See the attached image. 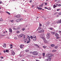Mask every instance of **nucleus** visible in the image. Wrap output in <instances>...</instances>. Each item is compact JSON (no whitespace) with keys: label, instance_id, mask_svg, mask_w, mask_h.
I'll return each mask as SVG.
<instances>
[{"label":"nucleus","instance_id":"nucleus-28","mask_svg":"<svg viewBox=\"0 0 61 61\" xmlns=\"http://www.w3.org/2000/svg\"><path fill=\"white\" fill-rule=\"evenodd\" d=\"M33 39L34 41H36V38H35L34 39Z\"/></svg>","mask_w":61,"mask_h":61},{"label":"nucleus","instance_id":"nucleus-54","mask_svg":"<svg viewBox=\"0 0 61 61\" xmlns=\"http://www.w3.org/2000/svg\"><path fill=\"white\" fill-rule=\"evenodd\" d=\"M42 26V25H41V24H40L39 26Z\"/></svg>","mask_w":61,"mask_h":61},{"label":"nucleus","instance_id":"nucleus-21","mask_svg":"<svg viewBox=\"0 0 61 61\" xmlns=\"http://www.w3.org/2000/svg\"><path fill=\"white\" fill-rule=\"evenodd\" d=\"M55 2H59V0H55Z\"/></svg>","mask_w":61,"mask_h":61},{"label":"nucleus","instance_id":"nucleus-56","mask_svg":"<svg viewBox=\"0 0 61 61\" xmlns=\"http://www.w3.org/2000/svg\"><path fill=\"white\" fill-rule=\"evenodd\" d=\"M27 36L28 37H29V36H28V35H27Z\"/></svg>","mask_w":61,"mask_h":61},{"label":"nucleus","instance_id":"nucleus-46","mask_svg":"<svg viewBox=\"0 0 61 61\" xmlns=\"http://www.w3.org/2000/svg\"><path fill=\"white\" fill-rule=\"evenodd\" d=\"M29 2L30 3H31V2H32V0H30V1H29Z\"/></svg>","mask_w":61,"mask_h":61},{"label":"nucleus","instance_id":"nucleus-23","mask_svg":"<svg viewBox=\"0 0 61 61\" xmlns=\"http://www.w3.org/2000/svg\"><path fill=\"white\" fill-rule=\"evenodd\" d=\"M51 34L53 35H55V32H51Z\"/></svg>","mask_w":61,"mask_h":61},{"label":"nucleus","instance_id":"nucleus-63","mask_svg":"<svg viewBox=\"0 0 61 61\" xmlns=\"http://www.w3.org/2000/svg\"><path fill=\"white\" fill-rule=\"evenodd\" d=\"M13 48V47H10V48Z\"/></svg>","mask_w":61,"mask_h":61},{"label":"nucleus","instance_id":"nucleus-12","mask_svg":"<svg viewBox=\"0 0 61 61\" xmlns=\"http://www.w3.org/2000/svg\"><path fill=\"white\" fill-rule=\"evenodd\" d=\"M55 36H56V37H57V36H59V35H58V34L56 33L55 34Z\"/></svg>","mask_w":61,"mask_h":61},{"label":"nucleus","instance_id":"nucleus-39","mask_svg":"<svg viewBox=\"0 0 61 61\" xmlns=\"http://www.w3.org/2000/svg\"><path fill=\"white\" fill-rule=\"evenodd\" d=\"M14 38L15 39V40H16L17 39H16V37H14Z\"/></svg>","mask_w":61,"mask_h":61},{"label":"nucleus","instance_id":"nucleus-61","mask_svg":"<svg viewBox=\"0 0 61 61\" xmlns=\"http://www.w3.org/2000/svg\"><path fill=\"white\" fill-rule=\"evenodd\" d=\"M59 16V15H57L56 16V17H58V16Z\"/></svg>","mask_w":61,"mask_h":61},{"label":"nucleus","instance_id":"nucleus-36","mask_svg":"<svg viewBox=\"0 0 61 61\" xmlns=\"http://www.w3.org/2000/svg\"><path fill=\"white\" fill-rule=\"evenodd\" d=\"M42 55H43V56H45V53H43L42 54Z\"/></svg>","mask_w":61,"mask_h":61},{"label":"nucleus","instance_id":"nucleus-55","mask_svg":"<svg viewBox=\"0 0 61 61\" xmlns=\"http://www.w3.org/2000/svg\"><path fill=\"white\" fill-rule=\"evenodd\" d=\"M56 7L57 6H58V4H56Z\"/></svg>","mask_w":61,"mask_h":61},{"label":"nucleus","instance_id":"nucleus-1","mask_svg":"<svg viewBox=\"0 0 61 61\" xmlns=\"http://www.w3.org/2000/svg\"><path fill=\"white\" fill-rule=\"evenodd\" d=\"M41 38L44 41V42L45 43H48V42H49V40L47 41L46 40L45 38H44L43 37H41Z\"/></svg>","mask_w":61,"mask_h":61},{"label":"nucleus","instance_id":"nucleus-47","mask_svg":"<svg viewBox=\"0 0 61 61\" xmlns=\"http://www.w3.org/2000/svg\"><path fill=\"white\" fill-rule=\"evenodd\" d=\"M13 46V45L12 44H11L10 45V46L11 47V46Z\"/></svg>","mask_w":61,"mask_h":61},{"label":"nucleus","instance_id":"nucleus-20","mask_svg":"<svg viewBox=\"0 0 61 61\" xmlns=\"http://www.w3.org/2000/svg\"><path fill=\"white\" fill-rule=\"evenodd\" d=\"M12 55H15V53L14 52V51H13L12 52Z\"/></svg>","mask_w":61,"mask_h":61},{"label":"nucleus","instance_id":"nucleus-19","mask_svg":"<svg viewBox=\"0 0 61 61\" xmlns=\"http://www.w3.org/2000/svg\"><path fill=\"white\" fill-rule=\"evenodd\" d=\"M23 40H24L25 41L24 42H25V43H26L27 42V40H25V38Z\"/></svg>","mask_w":61,"mask_h":61},{"label":"nucleus","instance_id":"nucleus-13","mask_svg":"<svg viewBox=\"0 0 61 61\" xmlns=\"http://www.w3.org/2000/svg\"><path fill=\"white\" fill-rule=\"evenodd\" d=\"M51 59V58H49L48 59H47V61H50Z\"/></svg>","mask_w":61,"mask_h":61},{"label":"nucleus","instance_id":"nucleus-60","mask_svg":"<svg viewBox=\"0 0 61 61\" xmlns=\"http://www.w3.org/2000/svg\"><path fill=\"white\" fill-rule=\"evenodd\" d=\"M59 33H61V31H59Z\"/></svg>","mask_w":61,"mask_h":61},{"label":"nucleus","instance_id":"nucleus-24","mask_svg":"<svg viewBox=\"0 0 61 61\" xmlns=\"http://www.w3.org/2000/svg\"><path fill=\"white\" fill-rule=\"evenodd\" d=\"M48 10H51V8L50 7L48 9Z\"/></svg>","mask_w":61,"mask_h":61},{"label":"nucleus","instance_id":"nucleus-48","mask_svg":"<svg viewBox=\"0 0 61 61\" xmlns=\"http://www.w3.org/2000/svg\"><path fill=\"white\" fill-rule=\"evenodd\" d=\"M11 22H12V23H13V22H14V21L12 20H10Z\"/></svg>","mask_w":61,"mask_h":61},{"label":"nucleus","instance_id":"nucleus-40","mask_svg":"<svg viewBox=\"0 0 61 61\" xmlns=\"http://www.w3.org/2000/svg\"><path fill=\"white\" fill-rule=\"evenodd\" d=\"M25 51L26 52H28V50H25Z\"/></svg>","mask_w":61,"mask_h":61},{"label":"nucleus","instance_id":"nucleus-44","mask_svg":"<svg viewBox=\"0 0 61 61\" xmlns=\"http://www.w3.org/2000/svg\"><path fill=\"white\" fill-rule=\"evenodd\" d=\"M13 29L14 30H16V29H15V28H13Z\"/></svg>","mask_w":61,"mask_h":61},{"label":"nucleus","instance_id":"nucleus-3","mask_svg":"<svg viewBox=\"0 0 61 61\" xmlns=\"http://www.w3.org/2000/svg\"><path fill=\"white\" fill-rule=\"evenodd\" d=\"M53 54H50V53H48L47 56H48V57H51V56H53Z\"/></svg>","mask_w":61,"mask_h":61},{"label":"nucleus","instance_id":"nucleus-17","mask_svg":"<svg viewBox=\"0 0 61 61\" xmlns=\"http://www.w3.org/2000/svg\"><path fill=\"white\" fill-rule=\"evenodd\" d=\"M37 8H38V9H39V10H41L42 9V8H40L39 7H37Z\"/></svg>","mask_w":61,"mask_h":61},{"label":"nucleus","instance_id":"nucleus-6","mask_svg":"<svg viewBox=\"0 0 61 61\" xmlns=\"http://www.w3.org/2000/svg\"><path fill=\"white\" fill-rule=\"evenodd\" d=\"M23 19L22 18L20 19H18L16 21V22H19L20 21V20H23Z\"/></svg>","mask_w":61,"mask_h":61},{"label":"nucleus","instance_id":"nucleus-14","mask_svg":"<svg viewBox=\"0 0 61 61\" xmlns=\"http://www.w3.org/2000/svg\"><path fill=\"white\" fill-rule=\"evenodd\" d=\"M3 46V47H6V44L5 43L4 44Z\"/></svg>","mask_w":61,"mask_h":61},{"label":"nucleus","instance_id":"nucleus-50","mask_svg":"<svg viewBox=\"0 0 61 61\" xmlns=\"http://www.w3.org/2000/svg\"><path fill=\"white\" fill-rule=\"evenodd\" d=\"M50 29H51V30H52L53 29V28H50Z\"/></svg>","mask_w":61,"mask_h":61},{"label":"nucleus","instance_id":"nucleus-4","mask_svg":"<svg viewBox=\"0 0 61 61\" xmlns=\"http://www.w3.org/2000/svg\"><path fill=\"white\" fill-rule=\"evenodd\" d=\"M32 54L34 55H38V52L37 51H33L32 52Z\"/></svg>","mask_w":61,"mask_h":61},{"label":"nucleus","instance_id":"nucleus-26","mask_svg":"<svg viewBox=\"0 0 61 61\" xmlns=\"http://www.w3.org/2000/svg\"><path fill=\"white\" fill-rule=\"evenodd\" d=\"M56 7V5H53V8H55V7Z\"/></svg>","mask_w":61,"mask_h":61},{"label":"nucleus","instance_id":"nucleus-22","mask_svg":"<svg viewBox=\"0 0 61 61\" xmlns=\"http://www.w3.org/2000/svg\"><path fill=\"white\" fill-rule=\"evenodd\" d=\"M43 4H42L41 5H40L39 6V7H41L42 6H43Z\"/></svg>","mask_w":61,"mask_h":61},{"label":"nucleus","instance_id":"nucleus-30","mask_svg":"<svg viewBox=\"0 0 61 61\" xmlns=\"http://www.w3.org/2000/svg\"><path fill=\"white\" fill-rule=\"evenodd\" d=\"M56 51V50H53L52 51L53 52H55Z\"/></svg>","mask_w":61,"mask_h":61},{"label":"nucleus","instance_id":"nucleus-53","mask_svg":"<svg viewBox=\"0 0 61 61\" xmlns=\"http://www.w3.org/2000/svg\"><path fill=\"white\" fill-rule=\"evenodd\" d=\"M6 52V51L5 50H4V53H5Z\"/></svg>","mask_w":61,"mask_h":61},{"label":"nucleus","instance_id":"nucleus-57","mask_svg":"<svg viewBox=\"0 0 61 61\" xmlns=\"http://www.w3.org/2000/svg\"><path fill=\"white\" fill-rule=\"evenodd\" d=\"M2 2L1 1L0 2V4H2Z\"/></svg>","mask_w":61,"mask_h":61},{"label":"nucleus","instance_id":"nucleus-29","mask_svg":"<svg viewBox=\"0 0 61 61\" xmlns=\"http://www.w3.org/2000/svg\"><path fill=\"white\" fill-rule=\"evenodd\" d=\"M55 48H56V49H57V48H58V46H56L55 47Z\"/></svg>","mask_w":61,"mask_h":61},{"label":"nucleus","instance_id":"nucleus-16","mask_svg":"<svg viewBox=\"0 0 61 61\" xmlns=\"http://www.w3.org/2000/svg\"><path fill=\"white\" fill-rule=\"evenodd\" d=\"M9 30H10V33H12V29H10Z\"/></svg>","mask_w":61,"mask_h":61},{"label":"nucleus","instance_id":"nucleus-62","mask_svg":"<svg viewBox=\"0 0 61 61\" xmlns=\"http://www.w3.org/2000/svg\"><path fill=\"white\" fill-rule=\"evenodd\" d=\"M34 5H32V8L34 7Z\"/></svg>","mask_w":61,"mask_h":61},{"label":"nucleus","instance_id":"nucleus-34","mask_svg":"<svg viewBox=\"0 0 61 61\" xmlns=\"http://www.w3.org/2000/svg\"><path fill=\"white\" fill-rule=\"evenodd\" d=\"M3 21V19L2 18L0 19V21Z\"/></svg>","mask_w":61,"mask_h":61},{"label":"nucleus","instance_id":"nucleus-31","mask_svg":"<svg viewBox=\"0 0 61 61\" xmlns=\"http://www.w3.org/2000/svg\"><path fill=\"white\" fill-rule=\"evenodd\" d=\"M43 47L44 48H46V46H43Z\"/></svg>","mask_w":61,"mask_h":61},{"label":"nucleus","instance_id":"nucleus-58","mask_svg":"<svg viewBox=\"0 0 61 61\" xmlns=\"http://www.w3.org/2000/svg\"><path fill=\"white\" fill-rule=\"evenodd\" d=\"M36 60V61H39V60Z\"/></svg>","mask_w":61,"mask_h":61},{"label":"nucleus","instance_id":"nucleus-41","mask_svg":"<svg viewBox=\"0 0 61 61\" xmlns=\"http://www.w3.org/2000/svg\"><path fill=\"white\" fill-rule=\"evenodd\" d=\"M22 30L23 31H24L25 30V28H23L22 29Z\"/></svg>","mask_w":61,"mask_h":61},{"label":"nucleus","instance_id":"nucleus-35","mask_svg":"<svg viewBox=\"0 0 61 61\" xmlns=\"http://www.w3.org/2000/svg\"><path fill=\"white\" fill-rule=\"evenodd\" d=\"M58 6H60L61 5V4H58Z\"/></svg>","mask_w":61,"mask_h":61},{"label":"nucleus","instance_id":"nucleus-5","mask_svg":"<svg viewBox=\"0 0 61 61\" xmlns=\"http://www.w3.org/2000/svg\"><path fill=\"white\" fill-rule=\"evenodd\" d=\"M50 38V34L49 33H48L47 34L46 38L47 39H49Z\"/></svg>","mask_w":61,"mask_h":61},{"label":"nucleus","instance_id":"nucleus-7","mask_svg":"<svg viewBox=\"0 0 61 61\" xmlns=\"http://www.w3.org/2000/svg\"><path fill=\"white\" fill-rule=\"evenodd\" d=\"M24 47V45L23 44H21V45L20 46V48H21L22 49V48H23Z\"/></svg>","mask_w":61,"mask_h":61},{"label":"nucleus","instance_id":"nucleus-32","mask_svg":"<svg viewBox=\"0 0 61 61\" xmlns=\"http://www.w3.org/2000/svg\"><path fill=\"white\" fill-rule=\"evenodd\" d=\"M56 37H57L56 38V39H58L59 38H60V37H59L58 36H57Z\"/></svg>","mask_w":61,"mask_h":61},{"label":"nucleus","instance_id":"nucleus-33","mask_svg":"<svg viewBox=\"0 0 61 61\" xmlns=\"http://www.w3.org/2000/svg\"><path fill=\"white\" fill-rule=\"evenodd\" d=\"M9 51L8 50H6V52H7V53H8V52Z\"/></svg>","mask_w":61,"mask_h":61},{"label":"nucleus","instance_id":"nucleus-43","mask_svg":"<svg viewBox=\"0 0 61 61\" xmlns=\"http://www.w3.org/2000/svg\"><path fill=\"white\" fill-rule=\"evenodd\" d=\"M17 33H19L20 32V31H17Z\"/></svg>","mask_w":61,"mask_h":61},{"label":"nucleus","instance_id":"nucleus-42","mask_svg":"<svg viewBox=\"0 0 61 61\" xmlns=\"http://www.w3.org/2000/svg\"><path fill=\"white\" fill-rule=\"evenodd\" d=\"M59 15H61V12H59Z\"/></svg>","mask_w":61,"mask_h":61},{"label":"nucleus","instance_id":"nucleus-9","mask_svg":"<svg viewBox=\"0 0 61 61\" xmlns=\"http://www.w3.org/2000/svg\"><path fill=\"white\" fill-rule=\"evenodd\" d=\"M30 39H29V40H27V41L26 42V43L27 44H28V43H30Z\"/></svg>","mask_w":61,"mask_h":61},{"label":"nucleus","instance_id":"nucleus-38","mask_svg":"<svg viewBox=\"0 0 61 61\" xmlns=\"http://www.w3.org/2000/svg\"><path fill=\"white\" fill-rule=\"evenodd\" d=\"M30 38L31 39H33V37L32 36H31Z\"/></svg>","mask_w":61,"mask_h":61},{"label":"nucleus","instance_id":"nucleus-37","mask_svg":"<svg viewBox=\"0 0 61 61\" xmlns=\"http://www.w3.org/2000/svg\"><path fill=\"white\" fill-rule=\"evenodd\" d=\"M6 12L7 13L8 15H10V13H9V12Z\"/></svg>","mask_w":61,"mask_h":61},{"label":"nucleus","instance_id":"nucleus-10","mask_svg":"<svg viewBox=\"0 0 61 61\" xmlns=\"http://www.w3.org/2000/svg\"><path fill=\"white\" fill-rule=\"evenodd\" d=\"M27 38H25V40H29V39H30V37H27Z\"/></svg>","mask_w":61,"mask_h":61},{"label":"nucleus","instance_id":"nucleus-64","mask_svg":"<svg viewBox=\"0 0 61 61\" xmlns=\"http://www.w3.org/2000/svg\"><path fill=\"white\" fill-rule=\"evenodd\" d=\"M42 10H43V11H44V9H43Z\"/></svg>","mask_w":61,"mask_h":61},{"label":"nucleus","instance_id":"nucleus-18","mask_svg":"<svg viewBox=\"0 0 61 61\" xmlns=\"http://www.w3.org/2000/svg\"><path fill=\"white\" fill-rule=\"evenodd\" d=\"M51 46L52 47H55V46L54 44H52L51 45Z\"/></svg>","mask_w":61,"mask_h":61},{"label":"nucleus","instance_id":"nucleus-25","mask_svg":"<svg viewBox=\"0 0 61 61\" xmlns=\"http://www.w3.org/2000/svg\"><path fill=\"white\" fill-rule=\"evenodd\" d=\"M36 38V36H33V39L34 38Z\"/></svg>","mask_w":61,"mask_h":61},{"label":"nucleus","instance_id":"nucleus-52","mask_svg":"<svg viewBox=\"0 0 61 61\" xmlns=\"http://www.w3.org/2000/svg\"><path fill=\"white\" fill-rule=\"evenodd\" d=\"M60 10V9H57V11H59V10Z\"/></svg>","mask_w":61,"mask_h":61},{"label":"nucleus","instance_id":"nucleus-51","mask_svg":"<svg viewBox=\"0 0 61 61\" xmlns=\"http://www.w3.org/2000/svg\"><path fill=\"white\" fill-rule=\"evenodd\" d=\"M45 5H47V3H45Z\"/></svg>","mask_w":61,"mask_h":61},{"label":"nucleus","instance_id":"nucleus-15","mask_svg":"<svg viewBox=\"0 0 61 61\" xmlns=\"http://www.w3.org/2000/svg\"><path fill=\"white\" fill-rule=\"evenodd\" d=\"M20 17V15H18L16 16L17 18H19Z\"/></svg>","mask_w":61,"mask_h":61},{"label":"nucleus","instance_id":"nucleus-27","mask_svg":"<svg viewBox=\"0 0 61 61\" xmlns=\"http://www.w3.org/2000/svg\"><path fill=\"white\" fill-rule=\"evenodd\" d=\"M35 46H37V47H39V46L38 45H37V44H35Z\"/></svg>","mask_w":61,"mask_h":61},{"label":"nucleus","instance_id":"nucleus-11","mask_svg":"<svg viewBox=\"0 0 61 61\" xmlns=\"http://www.w3.org/2000/svg\"><path fill=\"white\" fill-rule=\"evenodd\" d=\"M22 27V26L21 25H20L19 26V27L18 28V29H20L21 27Z\"/></svg>","mask_w":61,"mask_h":61},{"label":"nucleus","instance_id":"nucleus-45","mask_svg":"<svg viewBox=\"0 0 61 61\" xmlns=\"http://www.w3.org/2000/svg\"><path fill=\"white\" fill-rule=\"evenodd\" d=\"M4 58V57H3V56H1V59H3Z\"/></svg>","mask_w":61,"mask_h":61},{"label":"nucleus","instance_id":"nucleus-49","mask_svg":"<svg viewBox=\"0 0 61 61\" xmlns=\"http://www.w3.org/2000/svg\"><path fill=\"white\" fill-rule=\"evenodd\" d=\"M45 9H48V8H47V7H45Z\"/></svg>","mask_w":61,"mask_h":61},{"label":"nucleus","instance_id":"nucleus-59","mask_svg":"<svg viewBox=\"0 0 61 61\" xmlns=\"http://www.w3.org/2000/svg\"><path fill=\"white\" fill-rule=\"evenodd\" d=\"M56 14H57V12H56V13L54 14V15H56Z\"/></svg>","mask_w":61,"mask_h":61},{"label":"nucleus","instance_id":"nucleus-8","mask_svg":"<svg viewBox=\"0 0 61 61\" xmlns=\"http://www.w3.org/2000/svg\"><path fill=\"white\" fill-rule=\"evenodd\" d=\"M44 32V30H42L40 31H38L39 33H42V32Z\"/></svg>","mask_w":61,"mask_h":61},{"label":"nucleus","instance_id":"nucleus-2","mask_svg":"<svg viewBox=\"0 0 61 61\" xmlns=\"http://www.w3.org/2000/svg\"><path fill=\"white\" fill-rule=\"evenodd\" d=\"M19 36H20V37H23V38L24 39L25 38V35H24L23 34H20V35Z\"/></svg>","mask_w":61,"mask_h":61}]
</instances>
